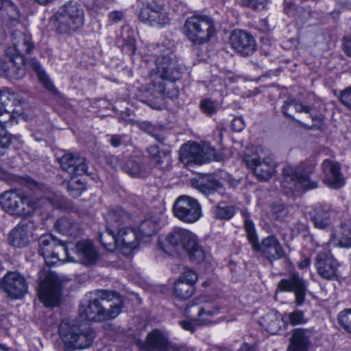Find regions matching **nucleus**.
I'll return each mask as SVG.
<instances>
[{"instance_id": "1", "label": "nucleus", "mask_w": 351, "mask_h": 351, "mask_svg": "<svg viewBox=\"0 0 351 351\" xmlns=\"http://www.w3.org/2000/svg\"><path fill=\"white\" fill-rule=\"evenodd\" d=\"M155 51L153 60L155 67L150 71V77L155 91L162 99L177 96L178 90L176 88L171 93L169 87L167 88L165 82V80L174 82L181 77L180 69L175 56L162 45H158Z\"/></svg>"}, {"instance_id": "2", "label": "nucleus", "mask_w": 351, "mask_h": 351, "mask_svg": "<svg viewBox=\"0 0 351 351\" xmlns=\"http://www.w3.org/2000/svg\"><path fill=\"white\" fill-rule=\"evenodd\" d=\"M0 205L3 210L10 215L17 217H28L34 214L39 208H53L63 209L64 201L59 196H51L36 199L25 196L15 191H6L0 196Z\"/></svg>"}, {"instance_id": "3", "label": "nucleus", "mask_w": 351, "mask_h": 351, "mask_svg": "<svg viewBox=\"0 0 351 351\" xmlns=\"http://www.w3.org/2000/svg\"><path fill=\"white\" fill-rule=\"evenodd\" d=\"M96 298L82 304L79 308L82 319L101 322L117 317L123 307V298L116 291L97 290Z\"/></svg>"}, {"instance_id": "4", "label": "nucleus", "mask_w": 351, "mask_h": 351, "mask_svg": "<svg viewBox=\"0 0 351 351\" xmlns=\"http://www.w3.org/2000/svg\"><path fill=\"white\" fill-rule=\"evenodd\" d=\"M158 244L160 249L167 254L173 251L186 252L190 260L196 263L202 262L205 258V252L196 236L185 229H175L166 236H160Z\"/></svg>"}, {"instance_id": "5", "label": "nucleus", "mask_w": 351, "mask_h": 351, "mask_svg": "<svg viewBox=\"0 0 351 351\" xmlns=\"http://www.w3.org/2000/svg\"><path fill=\"white\" fill-rule=\"evenodd\" d=\"M32 68L37 74L39 81L44 87L53 94H56V89L49 80L45 72L42 69L39 62L36 59L25 61L21 56L5 54L0 58V71L10 79H21L25 74L26 67Z\"/></svg>"}, {"instance_id": "6", "label": "nucleus", "mask_w": 351, "mask_h": 351, "mask_svg": "<svg viewBox=\"0 0 351 351\" xmlns=\"http://www.w3.org/2000/svg\"><path fill=\"white\" fill-rule=\"evenodd\" d=\"M243 162L260 181L267 182L276 173V163L271 152L263 147H247Z\"/></svg>"}, {"instance_id": "7", "label": "nucleus", "mask_w": 351, "mask_h": 351, "mask_svg": "<svg viewBox=\"0 0 351 351\" xmlns=\"http://www.w3.org/2000/svg\"><path fill=\"white\" fill-rule=\"evenodd\" d=\"M84 12L75 1H69L56 12L53 16L55 28L60 34H71L84 25Z\"/></svg>"}, {"instance_id": "8", "label": "nucleus", "mask_w": 351, "mask_h": 351, "mask_svg": "<svg viewBox=\"0 0 351 351\" xmlns=\"http://www.w3.org/2000/svg\"><path fill=\"white\" fill-rule=\"evenodd\" d=\"M58 332L68 348H86L95 337V332L92 328L79 325L75 320H63L59 326Z\"/></svg>"}, {"instance_id": "9", "label": "nucleus", "mask_w": 351, "mask_h": 351, "mask_svg": "<svg viewBox=\"0 0 351 351\" xmlns=\"http://www.w3.org/2000/svg\"><path fill=\"white\" fill-rule=\"evenodd\" d=\"M185 35L195 45L208 42L215 33L213 20L206 15H193L184 23Z\"/></svg>"}, {"instance_id": "10", "label": "nucleus", "mask_w": 351, "mask_h": 351, "mask_svg": "<svg viewBox=\"0 0 351 351\" xmlns=\"http://www.w3.org/2000/svg\"><path fill=\"white\" fill-rule=\"evenodd\" d=\"M244 226L247 239L254 250L261 252L263 256L270 261L280 259L285 256V251L281 244L274 236H269L263 239L259 244L252 220L245 218Z\"/></svg>"}, {"instance_id": "11", "label": "nucleus", "mask_w": 351, "mask_h": 351, "mask_svg": "<svg viewBox=\"0 0 351 351\" xmlns=\"http://www.w3.org/2000/svg\"><path fill=\"white\" fill-rule=\"evenodd\" d=\"M38 253L47 265H53L56 261H64L69 257V251L64 242L51 234L43 235L38 240Z\"/></svg>"}, {"instance_id": "12", "label": "nucleus", "mask_w": 351, "mask_h": 351, "mask_svg": "<svg viewBox=\"0 0 351 351\" xmlns=\"http://www.w3.org/2000/svg\"><path fill=\"white\" fill-rule=\"evenodd\" d=\"M282 186L291 193L300 189H311L317 187V182L310 180L308 174L301 166H287L283 169Z\"/></svg>"}, {"instance_id": "13", "label": "nucleus", "mask_w": 351, "mask_h": 351, "mask_svg": "<svg viewBox=\"0 0 351 351\" xmlns=\"http://www.w3.org/2000/svg\"><path fill=\"white\" fill-rule=\"evenodd\" d=\"M173 211L178 219L188 223L197 221L202 216L201 204L189 195L178 197L173 204Z\"/></svg>"}, {"instance_id": "14", "label": "nucleus", "mask_w": 351, "mask_h": 351, "mask_svg": "<svg viewBox=\"0 0 351 351\" xmlns=\"http://www.w3.org/2000/svg\"><path fill=\"white\" fill-rule=\"evenodd\" d=\"M138 18L145 24L156 27H163L171 21L169 13L165 8L156 1L142 3Z\"/></svg>"}, {"instance_id": "15", "label": "nucleus", "mask_w": 351, "mask_h": 351, "mask_svg": "<svg viewBox=\"0 0 351 351\" xmlns=\"http://www.w3.org/2000/svg\"><path fill=\"white\" fill-rule=\"evenodd\" d=\"M179 153L182 160L198 165L206 163L213 160H219V157L217 155L216 150L213 147L209 145L202 146L196 143L189 145H183L180 147Z\"/></svg>"}, {"instance_id": "16", "label": "nucleus", "mask_w": 351, "mask_h": 351, "mask_svg": "<svg viewBox=\"0 0 351 351\" xmlns=\"http://www.w3.org/2000/svg\"><path fill=\"white\" fill-rule=\"evenodd\" d=\"M0 289L12 299H21L27 293L28 285L22 274L9 271L1 279Z\"/></svg>"}, {"instance_id": "17", "label": "nucleus", "mask_w": 351, "mask_h": 351, "mask_svg": "<svg viewBox=\"0 0 351 351\" xmlns=\"http://www.w3.org/2000/svg\"><path fill=\"white\" fill-rule=\"evenodd\" d=\"M38 295L47 306L58 305L61 295V286L59 279L55 274H47L45 279L40 282Z\"/></svg>"}, {"instance_id": "18", "label": "nucleus", "mask_w": 351, "mask_h": 351, "mask_svg": "<svg viewBox=\"0 0 351 351\" xmlns=\"http://www.w3.org/2000/svg\"><path fill=\"white\" fill-rule=\"evenodd\" d=\"M109 242L104 241L108 251H113L117 247L121 250L131 251L138 246L139 237L136 231L130 227L123 228L117 231V237L108 234Z\"/></svg>"}, {"instance_id": "19", "label": "nucleus", "mask_w": 351, "mask_h": 351, "mask_svg": "<svg viewBox=\"0 0 351 351\" xmlns=\"http://www.w3.org/2000/svg\"><path fill=\"white\" fill-rule=\"evenodd\" d=\"M315 266L317 274L328 280H337L339 276V264L329 252H320L315 258Z\"/></svg>"}, {"instance_id": "20", "label": "nucleus", "mask_w": 351, "mask_h": 351, "mask_svg": "<svg viewBox=\"0 0 351 351\" xmlns=\"http://www.w3.org/2000/svg\"><path fill=\"white\" fill-rule=\"evenodd\" d=\"M278 289L284 292H293L295 304L301 306L305 301L307 282L298 274H292L289 278L282 279L278 284Z\"/></svg>"}, {"instance_id": "21", "label": "nucleus", "mask_w": 351, "mask_h": 351, "mask_svg": "<svg viewBox=\"0 0 351 351\" xmlns=\"http://www.w3.org/2000/svg\"><path fill=\"white\" fill-rule=\"evenodd\" d=\"M229 40L232 48L241 56H248L256 51V44L254 38L245 31H232Z\"/></svg>"}, {"instance_id": "22", "label": "nucleus", "mask_w": 351, "mask_h": 351, "mask_svg": "<svg viewBox=\"0 0 351 351\" xmlns=\"http://www.w3.org/2000/svg\"><path fill=\"white\" fill-rule=\"evenodd\" d=\"M75 257H73L69 253V257L66 258L86 266L96 264L99 258V254L95 246L88 240H82L75 244Z\"/></svg>"}, {"instance_id": "23", "label": "nucleus", "mask_w": 351, "mask_h": 351, "mask_svg": "<svg viewBox=\"0 0 351 351\" xmlns=\"http://www.w3.org/2000/svg\"><path fill=\"white\" fill-rule=\"evenodd\" d=\"M146 346L149 351H190L185 346H172L167 335L159 330H153L147 335Z\"/></svg>"}, {"instance_id": "24", "label": "nucleus", "mask_w": 351, "mask_h": 351, "mask_svg": "<svg viewBox=\"0 0 351 351\" xmlns=\"http://www.w3.org/2000/svg\"><path fill=\"white\" fill-rule=\"evenodd\" d=\"M34 223L32 221L23 219L10 232L8 241L14 247H23L28 245L32 234Z\"/></svg>"}, {"instance_id": "25", "label": "nucleus", "mask_w": 351, "mask_h": 351, "mask_svg": "<svg viewBox=\"0 0 351 351\" xmlns=\"http://www.w3.org/2000/svg\"><path fill=\"white\" fill-rule=\"evenodd\" d=\"M59 163L62 169L71 176L85 174L88 169L86 158L78 153L64 154L59 159Z\"/></svg>"}, {"instance_id": "26", "label": "nucleus", "mask_w": 351, "mask_h": 351, "mask_svg": "<svg viewBox=\"0 0 351 351\" xmlns=\"http://www.w3.org/2000/svg\"><path fill=\"white\" fill-rule=\"evenodd\" d=\"M12 47L7 49V54L21 56L30 53L34 48L31 36L29 34L16 29L12 34Z\"/></svg>"}, {"instance_id": "27", "label": "nucleus", "mask_w": 351, "mask_h": 351, "mask_svg": "<svg viewBox=\"0 0 351 351\" xmlns=\"http://www.w3.org/2000/svg\"><path fill=\"white\" fill-rule=\"evenodd\" d=\"M324 182L332 189H339L344 185L345 181L341 173L340 165L330 160H325L322 163Z\"/></svg>"}, {"instance_id": "28", "label": "nucleus", "mask_w": 351, "mask_h": 351, "mask_svg": "<svg viewBox=\"0 0 351 351\" xmlns=\"http://www.w3.org/2000/svg\"><path fill=\"white\" fill-rule=\"evenodd\" d=\"M19 104L20 101L14 93L0 90V117L10 120L14 114H20L21 110L17 108Z\"/></svg>"}, {"instance_id": "29", "label": "nucleus", "mask_w": 351, "mask_h": 351, "mask_svg": "<svg viewBox=\"0 0 351 351\" xmlns=\"http://www.w3.org/2000/svg\"><path fill=\"white\" fill-rule=\"evenodd\" d=\"M195 310L197 312V322L202 325L211 324L212 318L219 312V308L217 304L206 301L204 298L196 300Z\"/></svg>"}, {"instance_id": "30", "label": "nucleus", "mask_w": 351, "mask_h": 351, "mask_svg": "<svg viewBox=\"0 0 351 351\" xmlns=\"http://www.w3.org/2000/svg\"><path fill=\"white\" fill-rule=\"evenodd\" d=\"M335 211L330 204H321L313 207L309 215L314 226L323 230L330 224V215Z\"/></svg>"}, {"instance_id": "31", "label": "nucleus", "mask_w": 351, "mask_h": 351, "mask_svg": "<svg viewBox=\"0 0 351 351\" xmlns=\"http://www.w3.org/2000/svg\"><path fill=\"white\" fill-rule=\"evenodd\" d=\"M106 223L110 234H112V229L118 231L121 226L127 224L130 220V215L123 208L118 207L110 210L105 215Z\"/></svg>"}, {"instance_id": "32", "label": "nucleus", "mask_w": 351, "mask_h": 351, "mask_svg": "<svg viewBox=\"0 0 351 351\" xmlns=\"http://www.w3.org/2000/svg\"><path fill=\"white\" fill-rule=\"evenodd\" d=\"M191 185L205 195L213 194L222 187L221 183L211 175L193 178L191 180Z\"/></svg>"}, {"instance_id": "33", "label": "nucleus", "mask_w": 351, "mask_h": 351, "mask_svg": "<svg viewBox=\"0 0 351 351\" xmlns=\"http://www.w3.org/2000/svg\"><path fill=\"white\" fill-rule=\"evenodd\" d=\"M149 156L159 169L166 171L171 167V151L169 149L160 148L158 145H152L147 149Z\"/></svg>"}, {"instance_id": "34", "label": "nucleus", "mask_w": 351, "mask_h": 351, "mask_svg": "<svg viewBox=\"0 0 351 351\" xmlns=\"http://www.w3.org/2000/svg\"><path fill=\"white\" fill-rule=\"evenodd\" d=\"M311 331L308 329L297 328L293 331L289 351H306L310 342Z\"/></svg>"}, {"instance_id": "35", "label": "nucleus", "mask_w": 351, "mask_h": 351, "mask_svg": "<svg viewBox=\"0 0 351 351\" xmlns=\"http://www.w3.org/2000/svg\"><path fill=\"white\" fill-rule=\"evenodd\" d=\"M54 227L60 234L70 237L75 238L80 233L79 224L74 219L66 217L58 219Z\"/></svg>"}, {"instance_id": "36", "label": "nucleus", "mask_w": 351, "mask_h": 351, "mask_svg": "<svg viewBox=\"0 0 351 351\" xmlns=\"http://www.w3.org/2000/svg\"><path fill=\"white\" fill-rule=\"evenodd\" d=\"M280 315L276 312L271 311L260 318V325L271 334L277 333L280 328Z\"/></svg>"}, {"instance_id": "37", "label": "nucleus", "mask_w": 351, "mask_h": 351, "mask_svg": "<svg viewBox=\"0 0 351 351\" xmlns=\"http://www.w3.org/2000/svg\"><path fill=\"white\" fill-rule=\"evenodd\" d=\"M291 108L294 109L297 112H305L307 114H309L312 110L311 106L305 105L295 99H289L284 102L283 106H282V112L286 117L292 119H294L289 112V109Z\"/></svg>"}, {"instance_id": "38", "label": "nucleus", "mask_w": 351, "mask_h": 351, "mask_svg": "<svg viewBox=\"0 0 351 351\" xmlns=\"http://www.w3.org/2000/svg\"><path fill=\"white\" fill-rule=\"evenodd\" d=\"M195 291V287L190 284L177 279L174 282L173 293L180 300H186L190 298Z\"/></svg>"}, {"instance_id": "39", "label": "nucleus", "mask_w": 351, "mask_h": 351, "mask_svg": "<svg viewBox=\"0 0 351 351\" xmlns=\"http://www.w3.org/2000/svg\"><path fill=\"white\" fill-rule=\"evenodd\" d=\"M160 220L158 217L146 219L139 225V231L142 236L149 237L154 235L159 228Z\"/></svg>"}, {"instance_id": "40", "label": "nucleus", "mask_w": 351, "mask_h": 351, "mask_svg": "<svg viewBox=\"0 0 351 351\" xmlns=\"http://www.w3.org/2000/svg\"><path fill=\"white\" fill-rule=\"evenodd\" d=\"M124 169L127 173L133 177H145L147 174L145 165L133 159L128 160Z\"/></svg>"}, {"instance_id": "41", "label": "nucleus", "mask_w": 351, "mask_h": 351, "mask_svg": "<svg viewBox=\"0 0 351 351\" xmlns=\"http://www.w3.org/2000/svg\"><path fill=\"white\" fill-rule=\"evenodd\" d=\"M236 207L219 204L213 208V213L215 218L219 219L229 220L236 213Z\"/></svg>"}, {"instance_id": "42", "label": "nucleus", "mask_w": 351, "mask_h": 351, "mask_svg": "<svg viewBox=\"0 0 351 351\" xmlns=\"http://www.w3.org/2000/svg\"><path fill=\"white\" fill-rule=\"evenodd\" d=\"M66 188L69 194L77 197L80 196L84 191L86 190L85 184L81 180H71L66 185Z\"/></svg>"}, {"instance_id": "43", "label": "nucleus", "mask_w": 351, "mask_h": 351, "mask_svg": "<svg viewBox=\"0 0 351 351\" xmlns=\"http://www.w3.org/2000/svg\"><path fill=\"white\" fill-rule=\"evenodd\" d=\"M341 235L339 245L343 247H351V222L341 225Z\"/></svg>"}, {"instance_id": "44", "label": "nucleus", "mask_w": 351, "mask_h": 351, "mask_svg": "<svg viewBox=\"0 0 351 351\" xmlns=\"http://www.w3.org/2000/svg\"><path fill=\"white\" fill-rule=\"evenodd\" d=\"M338 322L344 330L351 332V309L341 311L338 317Z\"/></svg>"}, {"instance_id": "45", "label": "nucleus", "mask_w": 351, "mask_h": 351, "mask_svg": "<svg viewBox=\"0 0 351 351\" xmlns=\"http://www.w3.org/2000/svg\"><path fill=\"white\" fill-rule=\"evenodd\" d=\"M5 8L8 10L12 20L18 21L19 19V10L10 0H0V9Z\"/></svg>"}, {"instance_id": "46", "label": "nucleus", "mask_w": 351, "mask_h": 351, "mask_svg": "<svg viewBox=\"0 0 351 351\" xmlns=\"http://www.w3.org/2000/svg\"><path fill=\"white\" fill-rule=\"evenodd\" d=\"M178 279L181 280V281H185V282L194 287L197 281L198 277L194 271L188 267H184V271Z\"/></svg>"}, {"instance_id": "47", "label": "nucleus", "mask_w": 351, "mask_h": 351, "mask_svg": "<svg viewBox=\"0 0 351 351\" xmlns=\"http://www.w3.org/2000/svg\"><path fill=\"white\" fill-rule=\"evenodd\" d=\"M288 317L289 322L293 326L303 324L307 322V319L305 317L304 312L300 310H295L290 313Z\"/></svg>"}, {"instance_id": "48", "label": "nucleus", "mask_w": 351, "mask_h": 351, "mask_svg": "<svg viewBox=\"0 0 351 351\" xmlns=\"http://www.w3.org/2000/svg\"><path fill=\"white\" fill-rule=\"evenodd\" d=\"M200 108L204 113L208 115H211L217 112L216 104L208 99H204L201 101Z\"/></svg>"}, {"instance_id": "49", "label": "nucleus", "mask_w": 351, "mask_h": 351, "mask_svg": "<svg viewBox=\"0 0 351 351\" xmlns=\"http://www.w3.org/2000/svg\"><path fill=\"white\" fill-rule=\"evenodd\" d=\"M274 217L278 220H282L287 214V210L284 204H276L272 206Z\"/></svg>"}, {"instance_id": "50", "label": "nucleus", "mask_w": 351, "mask_h": 351, "mask_svg": "<svg viewBox=\"0 0 351 351\" xmlns=\"http://www.w3.org/2000/svg\"><path fill=\"white\" fill-rule=\"evenodd\" d=\"M339 101L343 106L351 110V86L343 89L341 92Z\"/></svg>"}, {"instance_id": "51", "label": "nucleus", "mask_w": 351, "mask_h": 351, "mask_svg": "<svg viewBox=\"0 0 351 351\" xmlns=\"http://www.w3.org/2000/svg\"><path fill=\"white\" fill-rule=\"evenodd\" d=\"M269 0H244V3L254 10H263Z\"/></svg>"}, {"instance_id": "52", "label": "nucleus", "mask_w": 351, "mask_h": 351, "mask_svg": "<svg viewBox=\"0 0 351 351\" xmlns=\"http://www.w3.org/2000/svg\"><path fill=\"white\" fill-rule=\"evenodd\" d=\"M124 40V45L123 49L128 50L130 51L132 54L134 53L136 47H135V40L132 36H128L127 37H124L123 34H122Z\"/></svg>"}, {"instance_id": "53", "label": "nucleus", "mask_w": 351, "mask_h": 351, "mask_svg": "<svg viewBox=\"0 0 351 351\" xmlns=\"http://www.w3.org/2000/svg\"><path fill=\"white\" fill-rule=\"evenodd\" d=\"M312 121L313 124L311 125H305V128L310 130H317L319 129L323 125L324 117L322 114L319 115H311Z\"/></svg>"}, {"instance_id": "54", "label": "nucleus", "mask_w": 351, "mask_h": 351, "mask_svg": "<svg viewBox=\"0 0 351 351\" xmlns=\"http://www.w3.org/2000/svg\"><path fill=\"white\" fill-rule=\"evenodd\" d=\"M124 16V14L122 11L114 10L110 12L108 14L109 21L113 23L121 21Z\"/></svg>"}, {"instance_id": "55", "label": "nucleus", "mask_w": 351, "mask_h": 351, "mask_svg": "<svg viewBox=\"0 0 351 351\" xmlns=\"http://www.w3.org/2000/svg\"><path fill=\"white\" fill-rule=\"evenodd\" d=\"M182 328L186 330L193 332L195 330L196 325L194 320H182L179 322Z\"/></svg>"}, {"instance_id": "56", "label": "nucleus", "mask_w": 351, "mask_h": 351, "mask_svg": "<svg viewBox=\"0 0 351 351\" xmlns=\"http://www.w3.org/2000/svg\"><path fill=\"white\" fill-rule=\"evenodd\" d=\"M232 130L235 132H239L245 128L243 119L241 117L235 118L232 121Z\"/></svg>"}, {"instance_id": "57", "label": "nucleus", "mask_w": 351, "mask_h": 351, "mask_svg": "<svg viewBox=\"0 0 351 351\" xmlns=\"http://www.w3.org/2000/svg\"><path fill=\"white\" fill-rule=\"evenodd\" d=\"M124 138H125V135H118V134L111 135V136H110L109 142L112 147H118L119 146H120L122 144Z\"/></svg>"}, {"instance_id": "58", "label": "nucleus", "mask_w": 351, "mask_h": 351, "mask_svg": "<svg viewBox=\"0 0 351 351\" xmlns=\"http://www.w3.org/2000/svg\"><path fill=\"white\" fill-rule=\"evenodd\" d=\"M117 231L114 230V229H112V236H113L114 237H117ZM110 230H108V228H106V230L104 233H101L99 234V240H100V242L101 243V245L108 250V247H107V245H105L104 242V241H106V242H109V237H108V234H110L111 235V234H110Z\"/></svg>"}, {"instance_id": "59", "label": "nucleus", "mask_w": 351, "mask_h": 351, "mask_svg": "<svg viewBox=\"0 0 351 351\" xmlns=\"http://www.w3.org/2000/svg\"><path fill=\"white\" fill-rule=\"evenodd\" d=\"M292 231L295 234L306 232L307 231V226L305 223L298 221L293 225Z\"/></svg>"}, {"instance_id": "60", "label": "nucleus", "mask_w": 351, "mask_h": 351, "mask_svg": "<svg viewBox=\"0 0 351 351\" xmlns=\"http://www.w3.org/2000/svg\"><path fill=\"white\" fill-rule=\"evenodd\" d=\"M343 47L345 53L351 57V36H347L343 38Z\"/></svg>"}, {"instance_id": "61", "label": "nucleus", "mask_w": 351, "mask_h": 351, "mask_svg": "<svg viewBox=\"0 0 351 351\" xmlns=\"http://www.w3.org/2000/svg\"><path fill=\"white\" fill-rule=\"evenodd\" d=\"M311 260L309 258H305L303 261H302L298 266L300 269H304L308 267L310 265Z\"/></svg>"}, {"instance_id": "62", "label": "nucleus", "mask_w": 351, "mask_h": 351, "mask_svg": "<svg viewBox=\"0 0 351 351\" xmlns=\"http://www.w3.org/2000/svg\"><path fill=\"white\" fill-rule=\"evenodd\" d=\"M238 351H256L254 348L247 344L243 345Z\"/></svg>"}, {"instance_id": "63", "label": "nucleus", "mask_w": 351, "mask_h": 351, "mask_svg": "<svg viewBox=\"0 0 351 351\" xmlns=\"http://www.w3.org/2000/svg\"><path fill=\"white\" fill-rule=\"evenodd\" d=\"M143 125L145 126V129L147 132H148L149 134H152L153 132L154 129L153 125H152L149 123H145Z\"/></svg>"}, {"instance_id": "64", "label": "nucleus", "mask_w": 351, "mask_h": 351, "mask_svg": "<svg viewBox=\"0 0 351 351\" xmlns=\"http://www.w3.org/2000/svg\"><path fill=\"white\" fill-rule=\"evenodd\" d=\"M39 4L41 5H47V3L51 2L53 0H36Z\"/></svg>"}]
</instances>
